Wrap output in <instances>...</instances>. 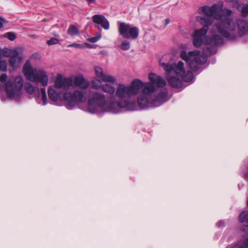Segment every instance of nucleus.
I'll list each match as a JSON object with an SVG mask.
<instances>
[{
  "instance_id": "obj_24",
  "label": "nucleus",
  "mask_w": 248,
  "mask_h": 248,
  "mask_svg": "<svg viewBox=\"0 0 248 248\" xmlns=\"http://www.w3.org/2000/svg\"><path fill=\"white\" fill-rule=\"evenodd\" d=\"M24 87L26 93L29 94L31 95L34 93L35 87L30 82L24 83Z\"/></svg>"
},
{
  "instance_id": "obj_3",
  "label": "nucleus",
  "mask_w": 248,
  "mask_h": 248,
  "mask_svg": "<svg viewBox=\"0 0 248 248\" xmlns=\"http://www.w3.org/2000/svg\"><path fill=\"white\" fill-rule=\"evenodd\" d=\"M108 105L104 94L96 92L89 98L88 102V111L91 113H95L99 111L109 112L113 113L121 112V108H126L129 110H133L134 103L127 104L125 102H116L110 101Z\"/></svg>"
},
{
  "instance_id": "obj_23",
  "label": "nucleus",
  "mask_w": 248,
  "mask_h": 248,
  "mask_svg": "<svg viewBox=\"0 0 248 248\" xmlns=\"http://www.w3.org/2000/svg\"><path fill=\"white\" fill-rule=\"evenodd\" d=\"M17 50L16 49H12L8 48H5L3 49L0 48V55H3L6 57H11L14 54V52Z\"/></svg>"
},
{
  "instance_id": "obj_34",
  "label": "nucleus",
  "mask_w": 248,
  "mask_h": 248,
  "mask_svg": "<svg viewBox=\"0 0 248 248\" xmlns=\"http://www.w3.org/2000/svg\"><path fill=\"white\" fill-rule=\"evenodd\" d=\"M216 225L218 228L224 227L225 226L224 221L223 220H220L217 223Z\"/></svg>"
},
{
  "instance_id": "obj_10",
  "label": "nucleus",
  "mask_w": 248,
  "mask_h": 248,
  "mask_svg": "<svg viewBox=\"0 0 248 248\" xmlns=\"http://www.w3.org/2000/svg\"><path fill=\"white\" fill-rule=\"evenodd\" d=\"M118 31L119 34L123 38L126 39H137L139 34V30L138 27L130 24L119 22Z\"/></svg>"
},
{
  "instance_id": "obj_29",
  "label": "nucleus",
  "mask_w": 248,
  "mask_h": 248,
  "mask_svg": "<svg viewBox=\"0 0 248 248\" xmlns=\"http://www.w3.org/2000/svg\"><path fill=\"white\" fill-rule=\"evenodd\" d=\"M130 45L128 40H125L122 41L121 48L124 50H128L130 48Z\"/></svg>"
},
{
  "instance_id": "obj_6",
  "label": "nucleus",
  "mask_w": 248,
  "mask_h": 248,
  "mask_svg": "<svg viewBox=\"0 0 248 248\" xmlns=\"http://www.w3.org/2000/svg\"><path fill=\"white\" fill-rule=\"evenodd\" d=\"M22 73L27 80L37 85L45 87L48 84V73L33 68L30 60H27L25 63Z\"/></svg>"
},
{
  "instance_id": "obj_11",
  "label": "nucleus",
  "mask_w": 248,
  "mask_h": 248,
  "mask_svg": "<svg viewBox=\"0 0 248 248\" xmlns=\"http://www.w3.org/2000/svg\"><path fill=\"white\" fill-rule=\"evenodd\" d=\"M92 85L93 88L96 90L101 88L103 92L108 94L109 96L108 98V101H115L116 89L113 86L108 83L102 84L101 81L97 79H93L92 80Z\"/></svg>"
},
{
  "instance_id": "obj_1",
  "label": "nucleus",
  "mask_w": 248,
  "mask_h": 248,
  "mask_svg": "<svg viewBox=\"0 0 248 248\" xmlns=\"http://www.w3.org/2000/svg\"><path fill=\"white\" fill-rule=\"evenodd\" d=\"M223 3L211 7L204 6L198 9V13L204 16H197V20L203 27L195 31L192 34L193 44L196 47H200L203 44L210 46L203 49V54L210 56L216 53L217 46L224 43L223 37H232L236 30L235 25L229 16L232 14L230 9L222 10Z\"/></svg>"
},
{
  "instance_id": "obj_15",
  "label": "nucleus",
  "mask_w": 248,
  "mask_h": 248,
  "mask_svg": "<svg viewBox=\"0 0 248 248\" xmlns=\"http://www.w3.org/2000/svg\"><path fill=\"white\" fill-rule=\"evenodd\" d=\"M94 72L96 78L94 79L100 80L101 82H108L113 84L116 82V79L114 77L105 74L103 72V69L101 67H95L94 68Z\"/></svg>"
},
{
  "instance_id": "obj_18",
  "label": "nucleus",
  "mask_w": 248,
  "mask_h": 248,
  "mask_svg": "<svg viewBox=\"0 0 248 248\" xmlns=\"http://www.w3.org/2000/svg\"><path fill=\"white\" fill-rule=\"evenodd\" d=\"M92 19L94 23L100 25L104 30L109 29V21L103 15H95L92 16Z\"/></svg>"
},
{
  "instance_id": "obj_19",
  "label": "nucleus",
  "mask_w": 248,
  "mask_h": 248,
  "mask_svg": "<svg viewBox=\"0 0 248 248\" xmlns=\"http://www.w3.org/2000/svg\"><path fill=\"white\" fill-rule=\"evenodd\" d=\"M166 78L170 86L174 88H180L182 87L183 83L180 78L172 76L171 74L166 73Z\"/></svg>"
},
{
  "instance_id": "obj_26",
  "label": "nucleus",
  "mask_w": 248,
  "mask_h": 248,
  "mask_svg": "<svg viewBox=\"0 0 248 248\" xmlns=\"http://www.w3.org/2000/svg\"><path fill=\"white\" fill-rule=\"evenodd\" d=\"M101 29L99 28L98 31L95 34V36L89 38L88 39V41L91 43H94L97 42L101 38Z\"/></svg>"
},
{
  "instance_id": "obj_37",
  "label": "nucleus",
  "mask_w": 248,
  "mask_h": 248,
  "mask_svg": "<svg viewBox=\"0 0 248 248\" xmlns=\"http://www.w3.org/2000/svg\"><path fill=\"white\" fill-rule=\"evenodd\" d=\"M86 1H87L89 4H90L92 3H95L96 0H86Z\"/></svg>"
},
{
  "instance_id": "obj_32",
  "label": "nucleus",
  "mask_w": 248,
  "mask_h": 248,
  "mask_svg": "<svg viewBox=\"0 0 248 248\" xmlns=\"http://www.w3.org/2000/svg\"><path fill=\"white\" fill-rule=\"evenodd\" d=\"M239 0H225L226 2L228 3H232L233 5L236 6L238 4Z\"/></svg>"
},
{
  "instance_id": "obj_39",
  "label": "nucleus",
  "mask_w": 248,
  "mask_h": 248,
  "mask_svg": "<svg viewBox=\"0 0 248 248\" xmlns=\"http://www.w3.org/2000/svg\"><path fill=\"white\" fill-rule=\"evenodd\" d=\"M87 44V45L89 47V46H91L90 44Z\"/></svg>"
},
{
  "instance_id": "obj_14",
  "label": "nucleus",
  "mask_w": 248,
  "mask_h": 248,
  "mask_svg": "<svg viewBox=\"0 0 248 248\" xmlns=\"http://www.w3.org/2000/svg\"><path fill=\"white\" fill-rule=\"evenodd\" d=\"M94 72L96 78L94 79L100 80L101 82H108L113 84L116 82V79L114 77L105 74L103 72V69L101 67H95L94 68Z\"/></svg>"
},
{
  "instance_id": "obj_9",
  "label": "nucleus",
  "mask_w": 248,
  "mask_h": 248,
  "mask_svg": "<svg viewBox=\"0 0 248 248\" xmlns=\"http://www.w3.org/2000/svg\"><path fill=\"white\" fill-rule=\"evenodd\" d=\"M87 93L86 90L77 89L73 93L66 92L64 93V98L66 104L65 107L68 109H72L77 105L86 101Z\"/></svg>"
},
{
  "instance_id": "obj_38",
  "label": "nucleus",
  "mask_w": 248,
  "mask_h": 248,
  "mask_svg": "<svg viewBox=\"0 0 248 248\" xmlns=\"http://www.w3.org/2000/svg\"><path fill=\"white\" fill-rule=\"evenodd\" d=\"M170 21L169 19L167 18L166 19V24H168L169 23H170Z\"/></svg>"
},
{
  "instance_id": "obj_8",
  "label": "nucleus",
  "mask_w": 248,
  "mask_h": 248,
  "mask_svg": "<svg viewBox=\"0 0 248 248\" xmlns=\"http://www.w3.org/2000/svg\"><path fill=\"white\" fill-rule=\"evenodd\" d=\"M161 64L166 73L170 74L173 72L176 75L181 77L184 81H193L194 76L192 72L190 71L186 72L185 64L182 61H179L177 62H173L172 64L162 62Z\"/></svg>"
},
{
  "instance_id": "obj_30",
  "label": "nucleus",
  "mask_w": 248,
  "mask_h": 248,
  "mask_svg": "<svg viewBox=\"0 0 248 248\" xmlns=\"http://www.w3.org/2000/svg\"><path fill=\"white\" fill-rule=\"evenodd\" d=\"M5 36L7 37L10 41H14L16 37V35L13 32H9L6 33Z\"/></svg>"
},
{
  "instance_id": "obj_12",
  "label": "nucleus",
  "mask_w": 248,
  "mask_h": 248,
  "mask_svg": "<svg viewBox=\"0 0 248 248\" xmlns=\"http://www.w3.org/2000/svg\"><path fill=\"white\" fill-rule=\"evenodd\" d=\"M233 14H232L229 17L231 18L235 25L236 30L234 32V36L232 37H226L231 40H234L238 36L241 35L246 34L248 32V23L245 20L242 19H238L236 20L237 27L233 20V18L232 17Z\"/></svg>"
},
{
  "instance_id": "obj_33",
  "label": "nucleus",
  "mask_w": 248,
  "mask_h": 248,
  "mask_svg": "<svg viewBox=\"0 0 248 248\" xmlns=\"http://www.w3.org/2000/svg\"><path fill=\"white\" fill-rule=\"evenodd\" d=\"M68 47H76V48H83V46L80 45V44H70L68 45Z\"/></svg>"
},
{
  "instance_id": "obj_25",
  "label": "nucleus",
  "mask_w": 248,
  "mask_h": 248,
  "mask_svg": "<svg viewBox=\"0 0 248 248\" xmlns=\"http://www.w3.org/2000/svg\"><path fill=\"white\" fill-rule=\"evenodd\" d=\"M238 220L240 223L246 222L248 223V210L243 211L240 214Z\"/></svg>"
},
{
  "instance_id": "obj_28",
  "label": "nucleus",
  "mask_w": 248,
  "mask_h": 248,
  "mask_svg": "<svg viewBox=\"0 0 248 248\" xmlns=\"http://www.w3.org/2000/svg\"><path fill=\"white\" fill-rule=\"evenodd\" d=\"M8 63L6 61L0 59V70L5 72L7 70Z\"/></svg>"
},
{
  "instance_id": "obj_21",
  "label": "nucleus",
  "mask_w": 248,
  "mask_h": 248,
  "mask_svg": "<svg viewBox=\"0 0 248 248\" xmlns=\"http://www.w3.org/2000/svg\"><path fill=\"white\" fill-rule=\"evenodd\" d=\"M236 9L242 13L243 16H248V5L239 3L236 5Z\"/></svg>"
},
{
  "instance_id": "obj_36",
  "label": "nucleus",
  "mask_w": 248,
  "mask_h": 248,
  "mask_svg": "<svg viewBox=\"0 0 248 248\" xmlns=\"http://www.w3.org/2000/svg\"><path fill=\"white\" fill-rule=\"evenodd\" d=\"M239 248H248V238L246 240L244 245L240 247Z\"/></svg>"
},
{
  "instance_id": "obj_17",
  "label": "nucleus",
  "mask_w": 248,
  "mask_h": 248,
  "mask_svg": "<svg viewBox=\"0 0 248 248\" xmlns=\"http://www.w3.org/2000/svg\"><path fill=\"white\" fill-rule=\"evenodd\" d=\"M49 99L53 102H56L58 100L62 101H65L64 94H62V92L57 90L53 87H51L47 91Z\"/></svg>"
},
{
  "instance_id": "obj_27",
  "label": "nucleus",
  "mask_w": 248,
  "mask_h": 248,
  "mask_svg": "<svg viewBox=\"0 0 248 248\" xmlns=\"http://www.w3.org/2000/svg\"><path fill=\"white\" fill-rule=\"evenodd\" d=\"M67 33L70 36H74L78 35L79 31L78 29L74 25H70L68 30Z\"/></svg>"
},
{
  "instance_id": "obj_20",
  "label": "nucleus",
  "mask_w": 248,
  "mask_h": 248,
  "mask_svg": "<svg viewBox=\"0 0 248 248\" xmlns=\"http://www.w3.org/2000/svg\"><path fill=\"white\" fill-rule=\"evenodd\" d=\"M14 53V54L9 59L10 65L13 68L21 64L23 60L22 56L19 55L17 50Z\"/></svg>"
},
{
  "instance_id": "obj_13",
  "label": "nucleus",
  "mask_w": 248,
  "mask_h": 248,
  "mask_svg": "<svg viewBox=\"0 0 248 248\" xmlns=\"http://www.w3.org/2000/svg\"><path fill=\"white\" fill-rule=\"evenodd\" d=\"M72 78H63L61 74L57 75V78L53 86L57 90H68L72 85Z\"/></svg>"
},
{
  "instance_id": "obj_2",
  "label": "nucleus",
  "mask_w": 248,
  "mask_h": 248,
  "mask_svg": "<svg viewBox=\"0 0 248 248\" xmlns=\"http://www.w3.org/2000/svg\"><path fill=\"white\" fill-rule=\"evenodd\" d=\"M148 78L150 82H142L141 93L137 99L141 109L160 107L170 99L168 90L164 88L167 85L166 80L153 73H149Z\"/></svg>"
},
{
  "instance_id": "obj_31",
  "label": "nucleus",
  "mask_w": 248,
  "mask_h": 248,
  "mask_svg": "<svg viewBox=\"0 0 248 248\" xmlns=\"http://www.w3.org/2000/svg\"><path fill=\"white\" fill-rule=\"evenodd\" d=\"M59 43V40L56 38H52L47 41L48 45H56Z\"/></svg>"
},
{
  "instance_id": "obj_40",
  "label": "nucleus",
  "mask_w": 248,
  "mask_h": 248,
  "mask_svg": "<svg viewBox=\"0 0 248 248\" xmlns=\"http://www.w3.org/2000/svg\"><path fill=\"white\" fill-rule=\"evenodd\" d=\"M246 228L248 229V226H246Z\"/></svg>"
},
{
  "instance_id": "obj_35",
  "label": "nucleus",
  "mask_w": 248,
  "mask_h": 248,
  "mask_svg": "<svg viewBox=\"0 0 248 248\" xmlns=\"http://www.w3.org/2000/svg\"><path fill=\"white\" fill-rule=\"evenodd\" d=\"M6 22V20L4 18L0 16V29H1L3 27V24L5 23Z\"/></svg>"
},
{
  "instance_id": "obj_7",
  "label": "nucleus",
  "mask_w": 248,
  "mask_h": 248,
  "mask_svg": "<svg viewBox=\"0 0 248 248\" xmlns=\"http://www.w3.org/2000/svg\"><path fill=\"white\" fill-rule=\"evenodd\" d=\"M181 47L183 50L180 53L181 58L185 61L190 68L194 72L198 71L200 66L206 62V58L199 50L191 51L188 52L185 50L186 45L182 44Z\"/></svg>"
},
{
  "instance_id": "obj_5",
  "label": "nucleus",
  "mask_w": 248,
  "mask_h": 248,
  "mask_svg": "<svg viewBox=\"0 0 248 248\" xmlns=\"http://www.w3.org/2000/svg\"><path fill=\"white\" fill-rule=\"evenodd\" d=\"M0 90L4 88L10 99H18L22 95L24 79L21 76H12L8 78L6 74L0 76Z\"/></svg>"
},
{
  "instance_id": "obj_16",
  "label": "nucleus",
  "mask_w": 248,
  "mask_h": 248,
  "mask_svg": "<svg viewBox=\"0 0 248 248\" xmlns=\"http://www.w3.org/2000/svg\"><path fill=\"white\" fill-rule=\"evenodd\" d=\"M73 83L75 86L82 90H86L90 85V82L84 77L82 74L75 76L73 78Z\"/></svg>"
},
{
  "instance_id": "obj_4",
  "label": "nucleus",
  "mask_w": 248,
  "mask_h": 248,
  "mask_svg": "<svg viewBox=\"0 0 248 248\" xmlns=\"http://www.w3.org/2000/svg\"><path fill=\"white\" fill-rule=\"evenodd\" d=\"M142 81L139 79L133 80L130 85H126L123 84H119L116 89L115 98L120 99V101L116 102H125L127 104L134 103L135 106H133V110L127 109L126 108H121V112L124 111H135L137 109V104L135 102H129L128 100L134 96L138 95L140 89H142Z\"/></svg>"
},
{
  "instance_id": "obj_22",
  "label": "nucleus",
  "mask_w": 248,
  "mask_h": 248,
  "mask_svg": "<svg viewBox=\"0 0 248 248\" xmlns=\"http://www.w3.org/2000/svg\"><path fill=\"white\" fill-rule=\"evenodd\" d=\"M41 92L42 94V97L40 99L39 98L37 99V102L38 104H41L43 106H45L46 105L47 102V98H46V89L45 88H42L41 89Z\"/></svg>"
}]
</instances>
